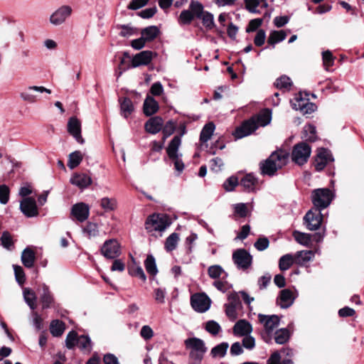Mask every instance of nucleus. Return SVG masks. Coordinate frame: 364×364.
I'll use <instances>...</instances> for the list:
<instances>
[{
  "instance_id": "f257e3e1",
  "label": "nucleus",
  "mask_w": 364,
  "mask_h": 364,
  "mask_svg": "<svg viewBox=\"0 0 364 364\" xmlns=\"http://www.w3.org/2000/svg\"><path fill=\"white\" fill-rule=\"evenodd\" d=\"M272 119V112L269 109L260 112L255 117L244 122L240 127L236 128L233 135L236 139H242L254 132L259 126L267 125Z\"/></svg>"
},
{
  "instance_id": "f03ea898",
  "label": "nucleus",
  "mask_w": 364,
  "mask_h": 364,
  "mask_svg": "<svg viewBox=\"0 0 364 364\" xmlns=\"http://www.w3.org/2000/svg\"><path fill=\"white\" fill-rule=\"evenodd\" d=\"M289 157V154L283 150L274 151L266 160L259 162L260 173L262 176H274L279 169L287 164Z\"/></svg>"
},
{
  "instance_id": "7ed1b4c3",
  "label": "nucleus",
  "mask_w": 364,
  "mask_h": 364,
  "mask_svg": "<svg viewBox=\"0 0 364 364\" xmlns=\"http://www.w3.org/2000/svg\"><path fill=\"white\" fill-rule=\"evenodd\" d=\"M181 144V136H174L166 148L168 157L173 163L174 168L178 173H181L185 168V165L181 159L182 154L178 153Z\"/></svg>"
},
{
  "instance_id": "20e7f679",
  "label": "nucleus",
  "mask_w": 364,
  "mask_h": 364,
  "mask_svg": "<svg viewBox=\"0 0 364 364\" xmlns=\"http://www.w3.org/2000/svg\"><path fill=\"white\" fill-rule=\"evenodd\" d=\"M333 196L329 188H316L311 191V199L314 205L312 208L322 210L326 208L333 200Z\"/></svg>"
},
{
  "instance_id": "39448f33",
  "label": "nucleus",
  "mask_w": 364,
  "mask_h": 364,
  "mask_svg": "<svg viewBox=\"0 0 364 364\" xmlns=\"http://www.w3.org/2000/svg\"><path fill=\"white\" fill-rule=\"evenodd\" d=\"M311 154V147L306 141H301L293 146L291 159L295 164L303 166L307 163Z\"/></svg>"
},
{
  "instance_id": "423d86ee",
  "label": "nucleus",
  "mask_w": 364,
  "mask_h": 364,
  "mask_svg": "<svg viewBox=\"0 0 364 364\" xmlns=\"http://www.w3.org/2000/svg\"><path fill=\"white\" fill-rule=\"evenodd\" d=\"M170 225V223L165 216L160 214L149 215L145 222V228L147 231H164Z\"/></svg>"
},
{
  "instance_id": "0eeeda50",
  "label": "nucleus",
  "mask_w": 364,
  "mask_h": 364,
  "mask_svg": "<svg viewBox=\"0 0 364 364\" xmlns=\"http://www.w3.org/2000/svg\"><path fill=\"white\" fill-rule=\"evenodd\" d=\"M323 221L321 210L311 208L304 217V224L309 230L314 231L320 228Z\"/></svg>"
},
{
  "instance_id": "6e6552de",
  "label": "nucleus",
  "mask_w": 364,
  "mask_h": 364,
  "mask_svg": "<svg viewBox=\"0 0 364 364\" xmlns=\"http://www.w3.org/2000/svg\"><path fill=\"white\" fill-rule=\"evenodd\" d=\"M100 252L107 259H114L121 255V247L116 239H109L104 242Z\"/></svg>"
},
{
  "instance_id": "1a4fd4ad",
  "label": "nucleus",
  "mask_w": 364,
  "mask_h": 364,
  "mask_svg": "<svg viewBox=\"0 0 364 364\" xmlns=\"http://www.w3.org/2000/svg\"><path fill=\"white\" fill-rule=\"evenodd\" d=\"M232 260L238 269L245 270L252 263V256L245 249H237L232 254Z\"/></svg>"
},
{
  "instance_id": "9d476101",
  "label": "nucleus",
  "mask_w": 364,
  "mask_h": 364,
  "mask_svg": "<svg viewBox=\"0 0 364 364\" xmlns=\"http://www.w3.org/2000/svg\"><path fill=\"white\" fill-rule=\"evenodd\" d=\"M211 300L205 294H195L191 296L192 308L197 312L204 313L210 307Z\"/></svg>"
},
{
  "instance_id": "9b49d317",
  "label": "nucleus",
  "mask_w": 364,
  "mask_h": 364,
  "mask_svg": "<svg viewBox=\"0 0 364 364\" xmlns=\"http://www.w3.org/2000/svg\"><path fill=\"white\" fill-rule=\"evenodd\" d=\"M156 55V53L151 50H143L136 53L132 58L131 65L128 66L127 69L130 68H135L141 65H148Z\"/></svg>"
},
{
  "instance_id": "f8f14e48",
  "label": "nucleus",
  "mask_w": 364,
  "mask_h": 364,
  "mask_svg": "<svg viewBox=\"0 0 364 364\" xmlns=\"http://www.w3.org/2000/svg\"><path fill=\"white\" fill-rule=\"evenodd\" d=\"M73 9L70 6L63 5L55 11L50 16V22L54 26L63 23L70 16Z\"/></svg>"
},
{
  "instance_id": "ddd939ff",
  "label": "nucleus",
  "mask_w": 364,
  "mask_h": 364,
  "mask_svg": "<svg viewBox=\"0 0 364 364\" xmlns=\"http://www.w3.org/2000/svg\"><path fill=\"white\" fill-rule=\"evenodd\" d=\"M333 161L331 151L326 148H321L314 160V167L316 171H321L326 167L328 161Z\"/></svg>"
},
{
  "instance_id": "4468645a",
  "label": "nucleus",
  "mask_w": 364,
  "mask_h": 364,
  "mask_svg": "<svg viewBox=\"0 0 364 364\" xmlns=\"http://www.w3.org/2000/svg\"><path fill=\"white\" fill-rule=\"evenodd\" d=\"M20 210L27 218H33L38 215L36 202L31 197L25 198L21 201Z\"/></svg>"
},
{
  "instance_id": "2eb2a0df",
  "label": "nucleus",
  "mask_w": 364,
  "mask_h": 364,
  "mask_svg": "<svg viewBox=\"0 0 364 364\" xmlns=\"http://www.w3.org/2000/svg\"><path fill=\"white\" fill-rule=\"evenodd\" d=\"M68 132L78 143L81 144L85 143L81 135V122L77 117H72L68 119Z\"/></svg>"
},
{
  "instance_id": "dca6fc26",
  "label": "nucleus",
  "mask_w": 364,
  "mask_h": 364,
  "mask_svg": "<svg viewBox=\"0 0 364 364\" xmlns=\"http://www.w3.org/2000/svg\"><path fill=\"white\" fill-rule=\"evenodd\" d=\"M71 215L80 223L85 221L90 215V208L88 205L84 203H78L73 205Z\"/></svg>"
},
{
  "instance_id": "f3484780",
  "label": "nucleus",
  "mask_w": 364,
  "mask_h": 364,
  "mask_svg": "<svg viewBox=\"0 0 364 364\" xmlns=\"http://www.w3.org/2000/svg\"><path fill=\"white\" fill-rule=\"evenodd\" d=\"M259 321L264 325L265 331H273L279 324V318L277 315H264L259 314Z\"/></svg>"
},
{
  "instance_id": "a211bd4d",
  "label": "nucleus",
  "mask_w": 364,
  "mask_h": 364,
  "mask_svg": "<svg viewBox=\"0 0 364 364\" xmlns=\"http://www.w3.org/2000/svg\"><path fill=\"white\" fill-rule=\"evenodd\" d=\"M294 299L293 292L289 289H284L280 291L277 303L282 309H287L293 304Z\"/></svg>"
},
{
  "instance_id": "6ab92c4d",
  "label": "nucleus",
  "mask_w": 364,
  "mask_h": 364,
  "mask_svg": "<svg viewBox=\"0 0 364 364\" xmlns=\"http://www.w3.org/2000/svg\"><path fill=\"white\" fill-rule=\"evenodd\" d=\"M296 104H294V108L299 109L304 114H311L317 109L315 103L311 102L308 99H304L301 97L296 98Z\"/></svg>"
},
{
  "instance_id": "aec40b11",
  "label": "nucleus",
  "mask_w": 364,
  "mask_h": 364,
  "mask_svg": "<svg viewBox=\"0 0 364 364\" xmlns=\"http://www.w3.org/2000/svg\"><path fill=\"white\" fill-rule=\"evenodd\" d=\"M163 124V119L161 117L156 116L151 117L145 123L144 128L148 133L156 134L161 130Z\"/></svg>"
},
{
  "instance_id": "412c9836",
  "label": "nucleus",
  "mask_w": 364,
  "mask_h": 364,
  "mask_svg": "<svg viewBox=\"0 0 364 364\" xmlns=\"http://www.w3.org/2000/svg\"><path fill=\"white\" fill-rule=\"evenodd\" d=\"M258 183V178L252 173H247L242 178L240 185L243 187L244 191L248 193L255 192Z\"/></svg>"
},
{
  "instance_id": "4be33fe9",
  "label": "nucleus",
  "mask_w": 364,
  "mask_h": 364,
  "mask_svg": "<svg viewBox=\"0 0 364 364\" xmlns=\"http://www.w3.org/2000/svg\"><path fill=\"white\" fill-rule=\"evenodd\" d=\"M252 331V327L250 322L245 319L239 320L233 327V333L236 336H245Z\"/></svg>"
},
{
  "instance_id": "5701e85b",
  "label": "nucleus",
  "mask_w": 364,
  "mask_h": 364,
  "mask_svg": "<svg viewBox=\"0 0 364 364\" xmlns=\"http://www.w3.org/2000/svg\"><path fill=\"white\" fill-rule=\"evenodd\" d=\"M186 348L190 349V351L204 352L207 351V348L205 346L204 341L198 338L193 337L187 338L185 341Z\"/></svg>"
},
{
  "instance_id": "b1692460",
  "label": "nucleus",
  "mask_w": 364,
  "mask_h": 364,
  "mask_svg": "<svg viewBox=\"0 0 364 364\" xmlns=\"http://www.w3.org/2000/svg\"><path fill=\"white\" fill-rule=\"evenodd\" d=\"M159 109L158 102L151 96L148 95L143 105L144 114L147 116H151L156 113Z\"/></svg>"
},
{
  "instance_id": "393cba45",
  "label": "nucleus",
  "mask_w": 364,
  "mask_h": 364,
  "mask_svg": "<svg viewBox=\"0 0 364 364\" xmlns=\"http://www.w3.org/2000/svg\"><path fill=\"white\" fill-rule=\"evenodd\" d=\"M70 183L80 188H85L92 183V178L86 173H76L70 178Z\"/></svg>"
},
{
  "instance_id": "a878e982",
  "label": "nucleus",
  "mask_w": 364,
  "mask_h": 364,
  "mask_svg": "<svg viewBox=\"0 0 364 364\" xmlns=\"http://www.w3.org/2000/svg\"><path fill=\"white\" fill-rule=\"evenodd\" d=\"M41 301L43 309H49L54 303V298L49 290V287L45 284L42 286V294H41Z\"/></svg>"
},
{
  "instance_id": "bb28decb",
  "label": "nucleus",
  "mask_w": 364,
  "mask_h": 364,
  "mask_svg": "<svg viewBox=\"0 0 364 364\" xmlns=\"http://www.w3.org/2000/svg\"><path fill=\"white\" fill-rule=\"evenodd\" d=\"M119 102L120 104V110L122 114L127 118L134 110L132 101L127 97L119 98Z\"/></svg>"
},
{
  "instance_id": "cd10ccee",
  "label": "nucleus",
  "mask_w": 364,
  "mask_h": 364,
  "mask_svg": "<svg viewBox=\"0 0 364 364\" xmlns=\"http://www.w3.org/2000/svg\"><path fill=\"white\" fill-rule=\"evenodd\" d=\"M65 330V324L58 319L53 320L50 324V332L54 337L61 336Z\"/></svg>"
},
{
  "instance_id": "c85d7f7f",
  "label": "nucleus",
  "mask_w": 364,
  "mask_h": 364,
  "mask_svg": "<svg viewBox=\"0 0 364 364\" xmlns=\"http://www.w3.org/2000/svg\"><path fill=\"white\" fill-rule=\"evenodd\" d=\"M314 253L311 250L299 251L294 256L295 263L300 266H304L306 262L311 261Z\"/></svg>"
},
{
  "instance_id": "c756f323",
  "label": "nucleus",
  "mask_w": 364,
  "mask_h": 364,
  "mask_svg": "<svg viewBox=\"0 0 364 364\" xmlns=\"http://www.w3.org/2000/svg\"><path fill=\"white\" fill-rule=\"evenodd\" d=\"M160 33V30L156 26H150L143 28L141 35L146 41H151L154 40Z\"/></svg>"
},
{
  "instance_id": "7c9ffc66",
  "label": "nucleus",
  "mask_w": 364,
  "mask_h": 364,
  "mask_svg": "<svg viewBox=\"0 0 364 364\" xmlns=\"http://www.w3.org/2000/svg\"><path fill=\"white\" fill-rule=\"evenodd\" d=\"M36 259L34 252L29 247H26L22 252L21 261L27 268H31Z\"/></svg>"
},
{
  "instance_id": "2f4dec72",
  "label": "nucleus",
  "mask_w": 364,
  "mask_h": 364,
  "mask_svg": "<svg viewBox=\"0 0 364 364\" xmlns=\"http://www.w3.org/2000/svg\"><path fill=\"white\" fill-rule=\"evenodd\" d=\"M302 138L306 141L314 142L318 139L316 127L313 124H308L304 127Z\"/></svg>"
},
{
  "instance_id": "473e14b6",
  "label": "nucleus",
  "mask_w": 364,
  "mask_h": 364,
  "mask_svg": "<svg viewBox=\"0 0 364 364\" xmlns=\"http://www.w3.org/2000/svg\"><path fill=\"white\" fill-rule=\"evenodd\" d=\"M215 129V126L213 122L207 123L203 128L202 129L200 134V141L202 143L207 142L212 136L214 130Z\"/></svg>"
},
{
  "instance_id": "72a5a7b5",
  "label": "nucleus",
  "mask_w": 364,
  "mask_h": 364,
  "mask_svg": "<svg viewBox=\"0 0 364 364\" xmlns=\"http://www.w3.org/2000/svg\"><path fill=\"white\" fill-rule=\"evenodd\" d=\"M77 345L79 348L85 353H90L92 351V341L87 335L80 336L78 338Z\"/></svg>"
},
{
  "instance_id": "f704fd0d",
  "label": "nucleus",
  "mask_w": 364,
  "mask_h": 364,
  "mask_svg": "<svg viewBox=\"0 0 364 364\" xmlns=\"http://www.w3.org/2000/svg\"><path fill=\"white\" fill-rule=\"evenodd\" d=\"M144 267L148 274L151 276H156L158 273V269L156 263V259L152 255H148L145 261Z\"/></svg>"
},
{
  "instance_id": "c9c22d12",
  "label": "nucleus",
  "mask_w": 364,
  "mask_h": 364,
  "mask_svg": "<svg viewBox=\"0 0 364 364\" xmlns=\"http://www.w3.org/2000/svg\"><path fill=\"white\" fill-rule=\"evenodd\" d=\"M286 37L287 34L284 31H273L269 33L267 43L274 48L276 43L283 41Z\"/></svg>"
},
{
  "instance_id": "e433bc0d",
  "label": "nucleus",
  "mask_w": 364,
  "mask_h": 364,
  "mask_svg": "<svg viewBox=\"0 0 364 364\" xmlns=\"http://www.w3.org/2000/svg\"><path fill=\"white\" fill-rule=\"evenodd\" d=\"M290 337L289 331L286 328H280L274 333V341L277 344H284Z\"/></svg>"
},
{
  "instance_id": "4c0bfd02",
  "label": "nucleus",
  "mask_w": 364,
  "mask_h": 364,
  "mask_svg": "<svg viewBox=\"0 0 364 364\" xmlns=\"http://www.w3.org/2000/svg\"><path fill=\"white\" fill-rule=\"evenodd\" d=\"M228 347V343L223 342L211 349L210 355L213 358H223L226 355Z\"/></svg>"
},
{
  "instance_id": "58836bf2",
  "label": "nucleus",
  "mask_w": 364,
  "mask_h": 364,
  "mask_svg": "<svg viewBox=\"0 0 364 364\" xmlns=\"http://www.w3.org/2000/svg\"><path fill=\"white\" fill-rule=\"evenodd\" d=\"M295 262L294 257L291 254H287L280 257L279 267L281 271L289 269Z\"/></svg>"
},
{
  "instance_id": "ea45409f",
  "label": "nucleus",
  "mask_w": 364,
  "mask_h": 364,
  "mask_svg": "<svg viewBox=\"0 0 364 364\" xmlns=\"http://www.w3.org/2000/svg\"><path fill=\"white\" fill-rule=\"evenodd\" d=\"M199 18L201 19L203 25L207 30H212L215 27L214 16L212 13L205 11Z\"/></svg>"
},
{
  "instance_id": "a19ab883",
  "label": "nucleus",
  "mask_w": 364,
  "mask_h": 364,
  "mask_svg": "<svg viewBox=\"0 0 364 364\" xmlns=\"http://www.w3.org/2000/svg\"><path fill=\"white\" fill-rule=\"evenodd\" d=\"M82 160V155L80 151H75L70 154L68 162V166L73 169L80 165Z\"/></svg>"
},
{
  "instance_id": "79ce46f5",
  "label": "nucleus",
  "mask_w": 364,
  "mask_h": 364,
  "mask_svg": "<svg viewBox=\"0 0 364 364\" xmlns=\"http://www.w3.org/2000/svg\"><path fill=\"white\" fill-rule=\"evenodd\" d=\"M179 235L176 232L171 233L166 240L165 249L167 252H171L177 247Z\"/></svg>"
},
{
  "instance_id": "37998d69",
  "label": "nucleus",
  "mask_w": 364,
  "mask_h": 364,
  "mask_svg": "<svg viewBox=\"0 0 364 364\" xmlns=\"http://www.w3.org/2000/svg\"><path fill=\"white\" fill-rule=\"evenodd\" d=\"M189 11H191L193 14L195 18H200V16H203L204 11L203 5L199 2L198 1L192 0L189 5Z\"/></svg>"
},
{
  "instance_id": "c03bdc74",
  "label": "nucleus",
  "mask_w": 364,
  "mask_h": 364,
  "mask_svg": "<svg viewBox=\"0 0 364 364\" xmlns=\"http://www.w3.org/2000/svg\"><path fill=\"white\" fill-rule=\"evenodd\" d=\"M293 236L298 243L305 246H308L311 240L310 234L301 232L297 230L294 231Z\"/></svg>"
},
{
  "instance_id": "a18cd8bd",
  "label": "nucleus",
  "mask_w": 364,
  "mask_h": 364,
  "mask_svg": "<svg viewBox=\"0 0 364 364\" xmlns=\"http://www.w3.org/2000/svg\"><path fill=\"white\" fill-rule=\"evenodd\" d=\"M128 272L132 277H136L140 279L143 282L146 280V274L143 269L140 266H136L134 264L128 267Z\"/></svg>"
},
{
  "instance_id": "49530a36",
  "label": "nucleus",
  "mask_w": 364,
  "mask_h": 364,
  "mask_svg": "<svg viewBox=\"0 0 364 364\" xmlns=\"http://www.w3.org/2000/svg\"><path fill=\"white\" fill-rule=\"evenodd\" d=\"M78 335L75 331H70L65 338V346L67 348L71 350L73 349L76 345H77Z\"/></svg>"
},
{
  "instance_id": "de8ad7c7",
  "label": "nucleus",
  "mask_w": 364,
  "mask_h": 364,
  "mask_svg": "<svg viewBox=\"0 0 364 364\" xmlns=\"http://www.w3.org/2000/svg\"><path fill=\"white\" fill-rule=\"evenodd\" d=\"M23 297H24L25 301L28 305V306L31 308V309L34 310L36 307V296L35 293L28 289H26L23 291Z\"/></svg>"
},
{
  "instance_id": "09e8293b",
  "label": "nucleus",
  "mask_w": 364,
  "mask_h": 364,
  "mask_svg": "<svg viewBox=\"0 0 364 364\" xmlns=\"http://www.w3.org/2000/svg\"><path fill=\"white\" fill-rule=\"evenodd\" d=\"M267 364H294L291 359H284L281 361V355L278 351L274 352L268 358Z\"/></svg>"
},
{
  "instance_id": "8fccbe9b",
  "label": "nucleus",
  "mask_w": 364,
  "mask_h": 364,
  "mask_svg": "<svg viewBox=\"0 0 364 364\" xmlns=\"http://www.w3.org/2000/svg\"><path fill=\"white\" fill-rule=\"evenodd\" d=\"M194 18V14L191 11L188 9L183 10L178 17V23L181 25H189Z\"/></svg>"
},
{
  "instance_id": "3c124183",
  "label": "nucleus",
  "mask_w": 364,
  "mask_h": 364,
  "mask_svg": "<svg viewBox=\"0 0 364 364\" xmlns=\"http://www.w3.org/2000/svg\"><path fill=\"white\" fill-rule=\"evenodd\" d=\"M274 85L278 89H290L292 82L288 76L282 75L277 79Z\"/></svg>"
},
{
  "instance_id": "603ef678",
  "label": "nucleus",
  "mask_w": 364,
  "mask_h": 364,
  "mask_svg": "<svg viewBox=\"0 0 364 364\" xmlns=\"http://www.w3.org/2000/svg\"><path fill=\"white\" fill-rule=\"evenodd\" d=\"M240 185L237 177L232 176L229 177L223 183V188L226 191H232L237 186Z\"/></svg>"
},
{
  "instance_id": "864d4df0",
  "label": "nucleus",
  "mask_w": 364,
  "mask_h": 364,
  "mask_svg": "<svg viewBox=\"0 0 364 364\" xmlns=\"http://www.w3.org/2000/svg\"><path fill=\"white\" fill-rule=\"evenodd\" d=\"M223 272L224 269L218 264L210 266L208 269V276L215 279H218Z\"/></svg>"
},
{
  "instance_id": "5fc2aeb1",
  "label": "nucleus",
  "mask_w": 364,
  "mask_h": 364,
  "mask_svg": "<svg viewBox=\"0 0 364 364\" xmlns=\"http://www.w3.org/2000/svg\"><path fill=\"white\" fill-rule=\"evenodd\" d=\"M100 205L106 211L113 210L117 207V201L114 198H103L101 199Z\"/></svg>"
},
{
  "instance_id": "6e6d98bb",
  "label": "nucleus",
  "mask_w": 364,
  "mask_h": 364,
  "mask_svg": "<svg viewBox=\"0 0 364 364\" xmlns=\"http://www.w3.org/2000/svg\"><path fill=\"white\" fill-rule=\"evenodd\" d=\"M33 90H30L29 87L20 93L21 98L28 103H34L37 101V96L31 93Z\"/></svg>"
},
{
  "instance_id": "4d7b16f0",
  "label": "nucleus",
  "mask_w": 364,
  "mask_h": 364,
  "mask_svg": "<svg viewBox=\"0 0 364 364\" xmlns=\"http://www.w3.org/2000/svg\"><path fill=\"white\" fill-rule=\"evenodd\" d=\"M322 59L326 70H328L329 67L333 66L334 58L330 50H326L322 53Z\"/></svg>"
},
{
  "instance_id": "13d9d810",
  "label": "nucleus",
  "mask_w": 364,
  "mask_h": 364,
  "mask_svg": "<svg viewBox=\"0 0 364 364\" xmlns=\"http://www.w3.org/2000/svg\"><path fill=\"white\" fill-rule=\"evenodd\" d=\"M205 353L204 352L190 351L189 364H201Z\"/></svg>"
},
{
  "instance_id": "bf43d9fd",
  "label": "nucleus",
  "mask_w": 364,
  "mask_h": 364,
  "mask_svg": "<svg viewBox=\"0 0 364 364\" xmlns=\"http://www.w3.org/2000/svg\"><path fill=\"white\" fill-rule=\"evenodd\" d=\"M14 270L16 282L19 284H24L26 281V276L23 268L18 265H14Z\"/></svg>"
},
{
  "instance_id": "052dcab7",
  "label": "nucleus",
  "mask_w": 364,
  "mask_h": 364,
  "mask_svg": "<svg viewBox=\"0 0 364 364\" xmlns=\"http://www.w3.org/2000/svg\"><path fill=\"white\" fill-rule=\"evenodd\" d=\"M205 330L208 333L215 336L220 332L221 328L218 323H217L216 321H209L206 323Z\"/></svg>"
},
{
  "instance_id": "680f3d73",
  "label": "nucleus",
  "mask_w": 364,
  "mask_h": 364,
  "mask_svg": "<svg viewBox=\"0 0 364 364\" xmlns=\"http://www.w3.org/2000/svg\"><path fill=\"white\" fill-rule=\"evenodd\" d=\"M272 276L269 273H266L260 277L257 280V284L260 290L265 289L270 284Z\"/></svg>"
},
{
  "instance_id": "e2e57ef3",
  "label": "nucleus",
  "mask_w": 364,
  "mask_h": 364,
  "mask_svg": "<svg viewBox=\"0 0 364 364\" xmlns=\"http://www.w3.org/2000/svg\"><path fill=\"white\" fill-rule=\"evenodd\" d=\"M83 230L89 237L97 236L99 232L97 225L93 223H88Z\"/></svg>"
},
{
  "instance_id": "0e129e2a",
  "label": "nucleus",
  "mask_w": 364,
  "mask_h": 364,
  "mask_svg": "<svg viewBox=\"0 0 364 364\" xmlns=\"http://www.w3.org/2000/svg\"><path fill=\"white\" fill-rule=\"evenodd\" d=\"M269 239L266 237H261L257 240L254 246L258 251H264L269 247Z\"/></svg>"
},
{
  "instance_id": "69168bd1",
  "label": "nucleus",
  "mask_w": 364,
  "mask_h": 364,
  "mask_svg": "<svg viewBox=\"0 0 364 364\" xmlns=\"http://www.w3.org/2000/svg\"><path fill=\"white\" fill-rule=\"evenodd\" d=\"M245 8L247 11L252 14H259V11L257 9L259 5V0H244Z\"/></svg>"
},
{
  "instance_id": "338daca9",
  "label": "nucleus",
  "mask_w": 364,
  "mask_h": 364,
  "mask_svg": "<svg viewBox=\"0 0 364 364\" xmlns=\"http://www.w3.org/2000/svg\"><path fill=\"white\" fill-rule=\"evenodd\" d=\"M262 23H263L262 18H257L252 19L249 22V24L246 28V32L251 33V32L255 31L259 27L261 26Z\"/></svg>"
},
{
  "instance_id": "774afa93",
  "label": "nucleus",
  "mask_w": 364,
  "mask_h": 364,
  "mask_svg": "<svg viewBox=\"0 0 364 364\" xmlns=\"http://www.w3.org/2000/svg\"><path fill=\"white\" fill-rule=\"evenodd\" d=\"M157 11V8L154 6L153 7L147 8L137 13V15L142 18H150L153 17Z\"/></svg>"
}]
</instances>
